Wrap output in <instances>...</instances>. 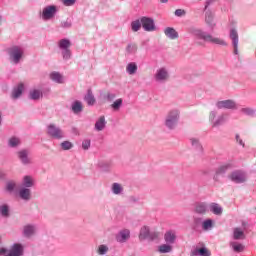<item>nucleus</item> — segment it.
I'll list each match as a JSON object with an SVG mask.
<instances>
[{"label": "nucleus", "mask_w": 256, "mask_h": 256, "mask_svg": "<svg viewBox=\"0 0 256 256\" xmlns=\"http://www.w3.org/2000/svg\"><path fill=\"white\" fill-rule=\"evenodd\" d=\"M158 253H160V255H165L167 253H173V245L171 244H167V242L165 244H161L158 246L157 248Z\"/></svg>", "instance_id": "obj_31"}, {"label": "nucleus", "mask_w": 256, "mask_h": 256, "mask_svg": "<svg viewBox=\"0 0 256 256\" xmlns=\"http://www.w3.org/2000/svg\"><path fill=\"white\" fill-rule=\"evenodd\" d=\"M188 33L195 39H201L202 41H206V43H212L213 45H220L222 47H227V42L219 37H215L208 32H205L201 28H197L195 26H191L188 28Z\"/></svg>", "instance_id": "obj_1"}, {"label": "nucleus", "mask_w": 256, "mask_h": 256, "mask_svg": "<svg viewBox=\"0 0 256 256\" xmlns=\"http://www.w3.org/2000/svg\"><path fill=\"white\" fill-rule=\"evenodd\" d=\"M169 79H171V74L169 73V68L165 66L159 67L154 73V81L156 83H167Z\"/></svg>", "instance_id": "obj_8"}, {"label": "nucleus", "mask_w": 256, "mask_h": 256, "mask_svg": "<svg viewBox=\"0 0 256 256\" xmlns=\"http://www.w3.org/2000/svg\"><path fill=\"white\" fill-rule=\"evenodd\" d=\"M57 15V6L48 5L40 11V17L42 21H51Z\"/></svg>", "instance_id": "obj_9"}, {"label": "nucleus", "mask_w": 256, "mask_h": 256, "mask_svg": "<svg viewBox=\"0 0 256 256\" xmlns=\"http://www.w3.org/2000/svg\"><path fill=\"white\" fill-rule=\"evenodd\" d=\"M49 77L51 81L57 83L58 85H63V83H65V76L57 71L51 72Z\"/></svg>", "instance_id": "obj_23"}, {"label": "nucleus", "mask_w": 256, "mask_h": 256, "mask_svg": "<svg viewBox=\"0 0 256 256\" xmlns=\"http://www.w3.org/2000/svg\"><path fill=\"white\" fill-rule=\"evenodd\" d=\"M71 109L77 115L83 111V103H81L79 100H76L72 103Z\"/></svg>", "instance_id": "obj_37"}, {"label": "nucleus", "mask_w": 256, "mask_h": 256, "mask_svg": "<svg viewBox=\"0 0 256 256\" xmlns=\"http://www.w3.org/2000/svg\"><path fill=\"white\" fill-rule=\"evenodd\" d=\"M205 23L209 29H215L217 22H215V16L211 12H206Z\"/></svg>", "instance_id": "obj_28"}, {"label": "nucleus", "mask_w": 256, "mask_h": 256, "mask_svg": "<svg viewBox=\"0 0 256 256\" xmlns=\"http://www.w3.org/2000/svg\"><path fill=\"white\" fill-rule=\"evenodd\" d=\"M164 241L168 245H175L177 241V232L175 230H168L164 234Z\"/></svg>", "instance_id": "obj_19"}, {"label": "nucleus", "mask_w": 256, "mask_h": 256, "mask_svg": "<svg viewBox=\"0 0 256 256\" xmlns=\"http://www.w3.org/2000/svg\"><path fill=\"white\" fill-rule=\"evenodd\" d=\"M240 113L247 115V117H255L256 110L253 108L245 107L241 108Z\"/></svg>", "instance_id": "obj_45"}, {"label": "nucleus", "mask_w": 256, "mask_h": 256, "mask_svg": "<svg viewBox=\"0 0 256 256\" xmlns=\"http://www.w3.org/2000/svg\"><path fill=\"white\" fill-rule=\"evenodd\" d=\"M229 169H231V164L229 163L219 166L216 170V175L214 176V179L217 180L218 175H225V173H227Z\"/></svg>", "instance_id": "obj_34"}, {"label": "nucleus", "mask_w": 256, "mask_h": 256, "mask_svg": "<svg viewBox=\"0 0 256 256\" xmlns=\"http://www.w3.org/2000/svg\"><path fill=\"white\" fill-rule=\"evenodd\" d=\"M37 233V226L35 224H26L22 228V235L26 239H31Z\"/></svg>", "instance_id": "obj_16"}, {"label": "nucleus", "mask_w": 256, "mask_h": 256, "mask_svg": "<svg viewBox=\"0 0 256 256\" xmlns=\"http://www.w3.org/2000/svg\"><path fill=\"white\" fill-rule=\"evenodd\" d=\"M126 53L128 55H134V53H137V44H128L126 47Z\"/></svg>", "instance_id": "obj_49"}, {"label": "nucleus", "mask_w": 256, "mask_h": 256, "mask_svg": "<svg viewBox=\"0 0 256 256\" xmlns=\"http://www.w3.org/2000/svg\"><path fill=\"white\" fill-rule=\"evenodd\" d=\"M84 101H86L87 105H95V96L91 90H88L87 95L84 97Z\"/></svg>", "instance_id": "obj_42"}, {"label": "nucleus", "mask_w": 256, "mask_h": 256, "mask_svg": "<svg viewBox=\"0 0 256 256\" xmlns=\"http://www.w3.org/2000/svg\"><path fill=\"white\" fill-rule=\"evenodd\" d=\"M21 145V139L17 137H11L8 140V147H11L12 149H15V147H19Z\"/></svg>", "instance_id": "obj_44"}, {"label": "nucleus", "mask_w": 256, "mask_h": 256, "mask_svg": "<svg viewBox=\"0 0 256 256\" xmlns=\"http://www.w3.org/2000/svg\"><path fill=\"white\" fill-rule=\"evenodd\" d=\"M180 120L181 110L173 108L167 112L164 118V127H166L168 131H175V129H177V126L179 125Z\"/></svg>", "instance_id": "obj_2"}, {"label": "nucleus", "mask_w": 256, "mask_h": 256, "mask_svg": "<svg viewBox=\"0 0 256 256\" xmlns=\"http://www.w3.org/2000/svg\"><path fill=\"white\" fill-rule=\"evenodd\" d=\"M58 48L64 61H69L72 57L71 53V40L64 38L58 41Z\"/></svg>", "instance_id": "obj_6"}, {"label": "nucleus", "mask_w": 256, "mask_h": 256, "mask_svg": "<svg viewBox=\"0 0 256 256\" xmlns=\"http://www.w3.org/2000/svg\"><path fill=\"white\" fill-rule=\"evenodd\" d=\"M60 147L62 151H70V149H73L74 145L71 141L65 140L60 143Z\"/></svg>", "instance_id": "obj_46"}, {"label": "nucleus", "mask_w": 256, "mask_h": 256, "mask_svg": "<svg viewBox=\"0 0 256 256\" xmlns=\"http://www.w3.org/2000/svg\"><path fill=\"white\" fill-rule=\"evenodd\" d=\"M60 27H62V29H71V27H73V21L71 18H67L61 22Z\"/></svg>", "instance_id": "obj_48"}, {"label": "nucleus", "mask_w": 256, "mask_h": 256, "mask_svg": "<svg viewBox=\"0 0 256 256\" xmlns=\"http://www.w3.org/2000/svg\"><path fill=\"white\" fill-rule=\"evenodd\" d=\"M211 3H213L212 0H206L205 9H207V7H209V5H211Z\"/></svg>", "instance_id": "obj_56"}, {"label": "nucleus", "mask_w": 256, "mask_h": 256, "mask_svg": "<svg viewBox=\"0 0 256 256\" xmlns=\"http://www.w3.org/2000/svg\"><path fill=\"white\" fill-rule=\"evenodd\" d=\"M111 109H113V111H119L122 107H123V99L122 98H118L116 99L111 105H110Z\"/></svg>", "instance_id": "obj_43"}, {"label": "nucleus", "mask_w": 256, "mask_h": 256, "mask_svg": "<svg viewBox=\"0 0 256 256\" xmlns=\"http://www.w3.org/2000/svg\"><path fill=\"white\" fill-rule=\"evenodd\" d=\"M126 73H128V75H135V73H137V63H128L126 66Z\"/></svg>", "instance_id": "obj_40"}, {"label": "nucleus", "mask_w": 256, "mask_h": 256, "mask_svg": "<svg viewBox=\"0 0 256 256\" xmlns=\"http://www.w3.org/2000/svg\"><path fill=\"white\" fill-rule=\"evenodd\" d=\"M139 239L140 241H155V239H159V233L152 232L151 230H149V227L143 226L140 229Z\"/></svg>", "instance_id": "obj_10"}, {"label": "nucleus", "mask_w": 256, "mask_h": 256, "mask_svg": "<svg viewBox=\"0 0 256 256\" xmlns=\"http://www.w3.org/2000/svg\"><path fill=\"white\" fill-rule=\"evenodd\" d=\"M23 91H25V86L23 84H18L11 92V99L17 101V99L21 98V95H23Z\"/></svg>", "instance_id": "obj_22"}, {"label": "nucleus", "mask_w": 256, "mask_h": 256, "mask_svg": "<svg viewBox=\"0 0 256 256\" xmlns=\"http://www.w3.org/2000/svg\"><path fill=\"white\" fill-rule=\"evenodd\" d=\"M209 211V205L205 202H197L194 206V213L197 215H206Z\"/></svg>", "instance_id": "obj_20"}, {"label": "nucleus", "mask_w": 256, "mask_h": 256, "mask_svg": "<svg viewBox=\"0 0 256 256\" xmlns=\"http://www.w3.org/2000/svg\"><path fill=\"white\" fill-rule=\"evenodd\" d=\"M97 255L105 256L107 253H109V246L106 244H100L96 249Z\"/></svg>", "instance_id": "obj_39"}, {"label": "nucleus", "mask_w": 256, "mask_h": 256, "mask_svg": "<svg viewBox=\"0 0 256 256\" xmlns=\"http://www.w3.org/2000/svg\"><path fill=\"white\" fill-rule=\"evenodd\" d=\"M8 57L11 65H19L25 57V48L23 46L15 45L8 49Z\"/></svg>", "instance_id": "obj_3"}, {"label": "nucleus", "mask_w": 256, "mask_h": 256, "mask_svg": "<svg viewBox=\"0 0 256 256\" xmlns=\"http://www.w3.org/2000/svg\"><path fill=\"white\" fill-rule=\"evenodd\" d=\"M21 187L26 189H33V187H35V178L31 175L23 176Z\"/></svg>", "instance_id": "obj_21"}, {"label": "nucleus", "mask_w": 256, "mask_h": 256, "mask_svg": "<svg viewBox=\"0 0 256 256\" xmlns=\"http://www.w3.org/2000/svg\"><path fill=\"white\" fill-rule=\"evenodd\" d=\"M208 119L212 127H221V125L227 122V115L223 113L219 115L217 110H212L209 113Z\"/></svg>", "instance_id": "obj_7"}, {"label": "nucleus", "mask_w": 256, "mask_h": 256, "mask_svg": "<svg viewBox=\"0 0 256 256\" xmlns=\"http://www.w3.org/2000/svg\"><path fill=\"white\" fill-rule=\"evenodd\" d=\"M202 229L203 231H211L213 229V220L206 219L202 222Z\"/></svg>", "instance_id": "obj_47"}, {"label": "nucleus", "mask_w": 256, "mask_h": 256, "mask_svg": "<svg viewBox=\"0 0 256 256\" xmlns=\"http://www.w3.org/2000/svg\"><path fill=\"white\" fill-rule=\"evenodd\" d=\"M141 23L144 31L152 32L156 29L155 20H153V18L143 16L141 17Z\"/></svg>", "instance_id": "obj_17"}, {"label": "nucleus", "mask_w": 256, "mask_h": 256, "mask_svg": "<svg viewBox=\"0 0 256 256\" xmlns=\"http://www.w3.org/2000/svg\"><path fill=\"white\" fill-rule=\"evenodd\" d=\"M19 199H21L22 201L25 202H29L31 201V199H33V193L31 192V188H25L23 186H21L18 189V193H17Z\"/></svg>", "instance_id": "obj_13"}, {"label": "nucleus", "mask_w": 256, "mask_h": 256, "mask_svg": "<svg viewBox=\"0 0 256 256\" xmlns=\"http://www.w3.org/2000/svg\"><path fill=\"white\" fill-rule=\"evenodd\" d=\"M25 255V245L15 242L9 248L0 247V256H23Z\"/></svg>", "instance_id": "obj_4"}, {"label": "nucleus", "mask_w": 256, "mask_h": 256, "mask_svg": "<svg viewBox=\"0 0 256 256\" xmlns=\"http://www.w3.org/2000/svg\"><path fill=\"white\" fill-rule=\"evenodd\" d=\"M28 97L32 101H39L43 97V92L40 89H32L29 91Z\"/></svg>", "instance_id": "obj_32"}, {"label": "nucleus", "mask_w": 256, "mask_h": 256, "mask_svg": "<svg viewBox=\"0 0 256 256\" xmlns=\"http://www.w3.org/2000/svg\"><path fill=\"white\" fill-rule=\"evenodd\" d=\"M76 2L77 0H62V3L65 5V7H73Z\"/></svg>", "instance_id": "obj_50"}, {"label": "nucleus", "mask_w": 256, "mask_h": 256, "mask_svg": "<svg viewBox=\"0 0 256 256\" xmlns=\"http://www.w3.org/2000/svg\"><path fill=\"white\" fill-rule=\"evenodd\" d=\"M0 216H2L3 219H9L11 217V206L9 204H0Z\"/></svg>", "instance_id": "obj_25"}, {"label": "nucleus", "mask_w": 256, "mask_h": 256, "mask_svg": "<svg viewBox=\"0 0 256 256\" xmlns=\"http://www.w3.org/2000/svg\"><path fill=\"white\" fill-rule=\"evenodd\" d=\"M115 97H117V95L113 94V93H108L106 96V99L108 101H113V99H115Z\"/></svg>", "instance_id": "obj_54"}, {"label": "nucleus", "mask_w": 256, "mask_h": 256, "mask_svg": "<svg viewBox=\"0 0 256 256\" xmlns=\"http://www.w3.org/2000/svg\"><path fill=\"white\" fill-rule=\"evenodd\" d=\"M230 247L234 253H243L245 251V245L236 241L230 242Z\"/></svg>", "instance_id": "obj_35"}, {"label": "nucleus", "mask_w": 256, "mask_h": 256, "mask_svg": "<svg viewBox=\"0 0 256 256\" xmlns=\"http://www.w3.org/2000/svg\"><path fill=\"white\" fill-rule=\"evenodd\" d=\"M235 139H236V142H237L241 147H245V142H243V139H241V136H239V134H236Z\"/></svg>", "instance_id": "obj_52"}, {"label": "nucleus", "mask_w": 256, "mask_h": 256, "mask_svg": "<svg viewBox=\"0 0 256 256\" xmlns=\"http://www.w3.org/2000/svg\"><path fill=\"white\" fill-rule=\"evenodd\" d=\"M191 256H211V252L206 248H194L191 250Z\"/></svg>", "instance_id": "obj_29"}, {"label": "nucleus", "mask_w": 256, "mask_h": 256, "mask_svg": "<svg viewBox=\"0 0 256 256\" xmlns=\"http://www.w3.org/2000/svg\"><path fill=\"white\" fill-rule=\"evenodd\" d=\"M141 27H143V23L141 22V18L136 19V20L131 22V30L133 31V33H137V31H140Z\"/></svg>", "instance_id": "obj_38"}, {"label": "nucleus", "mask_w": 256, "mask_h": 256, "mask_svg": "<svg viewBox=\"0 0 256 256\" xmlns=\"http://www.w3.org/2000/svg\"><path fill=\"white\" fill-rule=\"evenodd\" d=\"M190 144L192 145L193 149H195V151L199 153V155H203V145H201V141H199V138H190Z\"/></svg>", "instance_id": "obj_27"}, {"label": "nucleus", "mask_w": 256, "mask_h": 256, "mask_svg": "<svg viewBox=\"0 0 256 256\" xmlns=\"http://www.w3.org/2000/svg\"><path fill=\"white\" fill-rule=\"evenodd\" d=\"M161 3H167V0H161Z\"/></svg>", "instance_id": "obj_57"}, {"label": "nucleus", "mask_w": 256, "mask_h": 256, "mask_svg": "<svg viewBox=\"0 0 256 256\" xmlns=\"http://www.w3.org/2000/svg\"><path fill=\"white\" fill-rule=\"evenodd\" d=\"M46 133L48 137H51V139H56L57 141L65 139V131H63L61 127L57 126V124H48L46 127Z\"/></svg>", "instance_id": "obj_5"}, {"label": "nucleus", "mask_w": 256, "mask_h": 256, "mask_svg": "<svg viewBox=\"0 0 256 256\" xmlns=\"http://www.w3.org/2000/svg\"><path fill=\"white\" fill-rule=\"evenodd\" d=\"M111 191H112L113 195H123V191H124L123 185L115 182L111 186Z\"/></svg>", "instance_id": "obj_36"}, {"label": "nucleus", "mask_w": 256, "mask_h": 256, "mask_svg": "<svg viewBox=\"0 0 256 256\" xmlns=\"http://www.w3.org/2000/svg\"><path fill=\"white\" fill-rule=\"evenodd\" d=\"M18 159L22 165H31L33 160L29 156V150L23 149L17 152Z\"/></svg>", "instance_id": "obj_14"}, {"label": "nucleus", "mask_w": 256, "mask_h": 256, "mask_svg": "<svg viewBox=\"0 0 256 256\" xmlns=\"http://www.w3.org/2000/svg\"><path fill=\"white\" fill-rule=\"evenodd\" d=\"M16 190H17V182L13 180H9L6 182V191L8 193H15Z\"/></svg>", "instance_id": "obj_41"}, {"label": "nucleus", "mask_w": 256, "mask_h": 256, "mask_svg": "<svg viewBox=\"0 0 256 256\" xmlns=\"http://www.w3.org/2000/svg\"><path fill=\"white\" fill-rule=\"evenodd\" d=\"M208 209L213 215L221 216L223 215V207L218 203L212 202L209 204Z\"/></svg>", "instance_id": "obj_26"}, {"label": "nucleus", "mask_w": 256, "mask_h": 256, "mask_svg": "<svg viewBox=\"0 0 256 256\" xmlns=\"http://www.w3.org/2000/svg\"><path fill=\"white\" fill-rule=\"evenodd\" d=\"M164 35H166V37L171 40L179 39V33L177 30H175V28L172 27H167L164 29Z\"/></svg>", "instance_id": "obj_30"}, {"label": "nucleus", "mask_w": 256, "mask_h": 256, "mask_svg": "<svg viewBox=\"0 0 256 256\" xmlns=\"http://www.w3.org/2000/svg\"><path fill=\"white\" fill-rule=\"evenodd\" d=\"M175 15H176V17H183V15H185V10H183V9H177V10L175 11Z\"/></svg>", "instance_id": "obj_53"}, {"label": "nucleus", "mask_w": 256, "mask_h": 256, "mask_svg": "<svg viewBox=\"0 0 256 256\" xmlns=\"http://www.w3.org/2000/svg\"><path fill=\"white\" fill-rule=\"evenodd\" d=\"M107 125V121L105 120V116H101L95 123L94 129L95 131H103Z\"/></svg>", "instance_id": "obj_33"}, {"label": "nucleus", "mask_w": 256, "mask_h": 256, "mask_svg": "<svg viewBox=\"0 0 256 256\" xmlns=\"http://www.w3.org/2000/svg\"><path fill=\"white\" fill-rule=\"evenodd\" d=\"M2 19H3V17H2V16H0V21H2Z\"/></svg>", "instance_id": "obj_58"}, {"label": "nucleus", "mask_w": 256, "mask_h": 256, "mask_svg": "<svg viewBox=\"0 0 256 256\" xmlns=\"http://www.w3.org/2000/svg\"><path fill=\"white\" fill-rule=\"evenodd\" d=\"M97 165H98V167H100V169H105V165H107V163H105L103 161H99Z\"/></svg>", "instance_id": "obj_55"}, {"label": "nucleus", "mask_w": 256, "mask_h": 256, "mask_svg": "<svg viewBox=\"0 0 256 256\" xmlns=\"http://www.w3.org/2000/svg\"><path fill=\"white\" fill-rule=\"evenodd\" d=\"M131 238V231L129 229H123L118 232L116 235V241L118 243H127Z\"/></svg>", "instance_id": "obj_18"}, {"label": "nucleus", "mask_w": 256, "mask_h": 256, "mask_svg": "<svg viewBox=\"0 0 256 256\" xmlns=\"http://www.w3.org/2000/svg\"><path fill=\"white\" fill-rule=\"evenodd\" d=\"M234 241H243V239H246L245 230L241 227H236L233 229V235H232Z\"/></svg>", "instance_id": "obj_24"}, {"label": "nucleus", "mask_w": 256, "mask_h": 256, "mask_svg": "<svg viewBox=\"0 0 256 256\" xmlns=\"http://www.w3.org/2000/svg\"><path fill=\"white\" fill-rule=\"evenodd\" d=\"M229 179H231L233 183H245V181H247V173L243 171H234L229 176Z\"/></svg>", "instance_id": "obj_15"}, {"label": "nucleus", "mask_w": 256, "mask_h": 256, "mask_svg": "<svg viewBox=\"0 0 256 256\" xmlns=\"http://www.w3.org/2000/svg\"><path fill=\"white\" fill-rule=\"evenodd\" d=\"M89 147H91V140L89 139L84 140L82 142V149H84V151H87Z\"/></svg>", "instance_id": "obj_51"}, {"label": "nucleus", "mask_w": 256, "mask_h": 256, "mask_svg": "<svg viewBox=\"0 0 256 256\" xmlns=\"http://www.w3.org/2000/svg\"><path fill=\"white\" fill-rule=\"evenodd\" d=\"M215 107H217L218 109H228V110H232V111H235L239 108L237 106V101H235L233 99L217 101L215 103Z\"/></svg>", "instance_id": "obj_11"}, {"label": "nucleus", "mask_w": 256, "mask_h": 256, "mask_svg": "<svg viewBox=\"0 0 256 256\" xmlns=\"http://www.w3.org/2000/svg\"><path fill=\"white\" fill-rule=\"evenodd\" d=\"M229 37L232 41L234 55H239V32H237V29L232 28Z\"/></svg>", "instance_id": "obj_12"}]
</instances>
